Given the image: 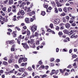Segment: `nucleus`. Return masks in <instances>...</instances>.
<instances>
[{"mask_svg": "<svg viewBox=\"0 0 78 78\" xmlns=\"http://www.w3.org/2000/svg\"><path fill=\"white\" fill-rule=\"evenodd\" d=\"M22 45L23 46V47L24 48H25L26 49H27V48H29V46H28V45H27V44L26 43H22Z\"/></svg>", "mask_w": 78, "mask_h": 78, "instance_id": "f257e3e1", "label": "nucleus"}, {"mask_svg": "<svg viewBox=\"0 0 78 78\" xmlns=\"http://www.w3.org/2000/svg\"><path fill=\"white\" fill-rule=\"evenodd\" d=\"M23 59V61L24 62H25V61H27V58L24 59V58H23V57L20 58L19 60V63H20V62H22V60Z\"/></svg>", "mask_w": 78, "mask_h": 78, "instance_id": "f03ea898", "label": "nucleus"}, {"mask_svg": "<svg viewBox=\"0 0 78 78\" xmlns=\"http://www.w3.org/2000/svg\"><path fill=\"white\" fill-rule=\"evenodd\" d=\"M37 30V27L33 25L31 28L32 31L34 32L35 31Z\"/></svg>", "mask_w": 78, "mask_h": 78, "instance_id": "7ed1b4c3", "label": "nucleus"}, {"mask_svg": "<svg viewBox=\"0 0 78 78\" xmlns=\"http://www.w3.org/2000/svg\"><path fill=\"white\" fill-rule=\"evenodd\" d=\"M26 12H30V13H31V10L30 9V7H28L27 8V7H26Z\"/></svg>", "mask_w": 78, "mask_h": 78, "instance_id": "20e7f679", "label": "nucleus"}, {"mask_svg": "<svg viewBox=\"0 0 78 78\" xmlns=\"http://www.w3.org/2000/svg\"><path fill=\"white\" fill-rule=\"evenodd\" d=\"M29 45L30 47L31 48H34L36 47L35 43H32V44H29Z\"/></svg>", "mask_w": 78, "mask_h": 78, "instance_id": "39448f33", "label": "nucleus"}, {"mask_svg": "<svg viewBox=\"0 0 78 78\" xmlns=\"http://www.w3.org/2000/svg\"><path fill=\"white\" fill-rule=\"evenodd\" d=\"M60 22V20L59 19H56L54 21V23L56 24H58Z\"/></svg>", "mask_w": 78, "mask_h": 78, "instance_id": "423d86ee", "label": "nucleus"}, {"mask_svg": "<svg viewBox=\"0 0 78 78\" xmlns=\"http://www.w3.org/2000/svg\"><path fill=\"white\" fill-rule=\"evenodd\" d=\"M71 38H77L78 37V35H75V34H73L72 35L71 37H70Z\"/></svg>", "mask_w": 78, "mask_h": 78, "instance_id": "0eeeda50", "label": "nucleus"}, {"mask_svg": "<svg viewBox=\"0 0 78 78\" xmlns=\"http://www.w3.org/2000/svg\"><path fill=\"white\" fill-rule=\"evenodd\" d=\"M25 5H26V3L25 2H22L20 6V8H23Z\"/></svg>", "mask_w": 78, "mask_h": 78, "instance_id": "6e6552de", "label": "nucleus"}, {"mask_svg": "<svg viewBox=\"0 0 78 78\" xmlns=\"http://www.w3.org/2000/svg\"><path fill=\"white\" fill-rule=\"evenodd\" d=\"M39 36V34L37 32H35L34 35H33L32 37H37Z\"/></svg>", "mask_w": 78, "mask_h": 78, "instance_id": "1a4fd4ad", "label": "nucleus"}, {"mask_svg": "<svg viewBox=\"0 0 78 78\" xmlns=\"http://www.w3.org/2000/svg\"><path fill=\"white\" fill-rule=\"evenodd\" d=\"M73 33H74V31L72 30H71L69 33L68 32V35L70 36L71 35H72V34H73Z\"/></svg>", "mask_w": 78, "mask_h": 78, "instance_id": "9d476101", "label": "nucleus"}, {"mask_svg": "<svg viewBox=\"0 0 78 78\" xmlns=\"http://www.w3.org/2000/svg\"><path fill=\"white\" fill-rule=\"evenodd\" d=\"M56 3L57 5V6L58 7H60V6H62V5H61V4L60 3H59V2H56Z\"/></svg>", "mask_w": 78, "mask_h": 78, "instance_id": "9b49d317", "label": "nucleus"}, {"mask_svg": "<svg viewBox=\"0 0 78 78\" xmlns=\"http://www.w3.org/2000/svg\"><path fill=\"white\" fill-rule=\"evenodd\" d=\"M25 22L27 23H30V20H29V18H26L25 20Z\"/></svg>", "mask_w": 78, "mask_h": 78, "instance_id": "f8f14e48", "label": "nucleus"}, {"mask_svg": "<svg viewBox=\"0 0 78 78\" xmlns=\"http://www.w3.org/2000/svg\"><path fill=\"white\" fill-rule=\"evenodd\" d=\"M63 31L65 33V34H69V31L67 30H63Z\"/></svg>", "mask_w": 78, "mask_h": 78, "instance_id": "ddd939ff", "label": "nucleus"}, {"mask_svg": "<svg viewBox=\"0 0 78 78\" xmlns=\"http://www.w3.org/2000/svg\"><path fill=\"white\" fill-rule=\"evenodd\" d=\"M8 61L9 63H11L12 62H14V60L13 59L11 58Z\"/></svg>", "mask_w": 78, "mask_h": 78, "instance_id": "4468645a", "label": "nucleus"}, {"mask_svg": "<svg viewBox=\"0 0 78 78\" xmlns=\"http://www.w3.org/2000/svg\"><path fill=\"white\" fill-rule=\"evenodd\" d=\"M66 28H69L70 27V24L69 23H67L66 25Z\"/></svg>", "mask_w": 78, "mask_h": 78, "instance_id": "2eb2a0df", "label": "nucleus"}, {"mask_svg": "<svg viewBox=\"0 0 78 78\" xmlns=\"http://www.w3.org/2000/svg\"><path fill=\"white\" fill-rule=\"evenodd\" d=\"M9 5H12L13 4V0H9Z\"/></svg>", "mask_w": 78, "mask_h": 78, "instance_id": "dca6fc26", "label": "nucleus"}, {"mask_svg": "<svg viewBox=\"0 0 78 78\" xmlns=\"http://www.w3.org/2000/svg\"><path fill=\"white\" fill-rule=\"evenodd\" d=\"M7 44H9V43L10 44H13V41H7Z\"/></svg>", "mask_w": 78, "mask_h": 78, "instance_id": "f3484780", "label": "nucleus"}, {"mask_svg": "<svg viewBox=\"0 0 78 78\" xmlns=\"http://www.w3.org/2000/svg\"><path fill=\"white\" fill-rule=\"evenodd\" d=\"M19 72H23V71H24V68H20L19 69Z\"/></svg>", "mask_w": 78, "mask_h": 78, "instance_id": "a211bd4d", "label": "nucleus"}, {"mask_svg": "<svg viewBox=\"0 0 78 78\" xmlns=\"http://www.w3.org/2000/svg\"><path fill=\"white\" fill-rule=\"evenodd\" d=\"M34 39H30V44H34V43H33L34 42Z\"/></svg>", "mask_w": 78, "mask_h": 78, "instance_id": "6ab92c4d", "label": "nucleus"}, {"mask_svg": "<svg viewBox=\"0 0 78 78\" xmlns=\"http://www.w3.org/2000/svg\"><path fill=\"white\" fill-rule=\"evenodd\" d=\"M3 21L0 20V23H1L2 25H3L5 23L3 21H4V20H5V18H3Z\"/></svg>", "mask_w": 78, "mask_h": 78, "instance_id": "aec40b11", "label": "nucleus"}, {"mask_svg": "<svg viewBox=\"0 0 78 78\" xmlns=\"http://www.w3.org/2000/svg\"><path fill=\"white\" fill-rule=\"evenodd\" d=\"M2 10L3 11H6V7H4L2 9Z\"/></svg>", "mask_w": 78, "mask_h": 78, "instance_id": "412c9836", "label": "nucleus"}, {"mask_svg": "<svg viewBox=\"0 0 78 78\" xmlns=\"http://www.w3.org/2000/svg\"><path fill=\"white\" fill-rule=\"evenodd\" d=\"M27 33V31H24V30H23L22 31V34H25Z\"/></svg>", "mask_w": 78, "mask_h": 78, "instance_id": "4be33fe9", "label": "nucleus"}, {"mask_svg": "<svg viewBox=\"0 0 78 78\" xmlns=\"http://www.w3.org/2000/svg\"><path fill=\"white\" fill-rule=\"evenodd\" d=\"M63 11L65 12H67V8L65 7L63 9Z\"/></svg>", "mask_w": 78, "mask_h": 78, "instance_id": "5701e85b", "label": "nucleus"}, {"mask_svg": "<svg viewBox=\"0 0 78 78\" xmlns=\"http://www.w3.org/2000/svg\"><path fill=\"white\" fill-rule=\"evenodd\" d=\"M43 6L44 8H46V9H47V8H48V5H45V4H44Z\"/></svg>", "mask_w": 78, "mask_h": 78, "instance_id": "b1692460", "label": "nucleus"}, {"mask_svg": "<svg viewBox=\"0 0 78 78\" xmlns=\"http://www.w3.org/2000/svg\"><path fill=\"white\" fill-rule=\"evenodd\" d=\"M45 12L44 11H42V12H41V15H42L43 16H45Z\"/></svg>", "mask_w": 78, "mask_h": 78, "instance_id": "393cba45", "label": "nucleus"}, {"mask_svg": "<svg viewBox=\"0 0 78 78\" xmlns=\"http://www.w3.org/2000/svg\"><path fill=\"white\" fill-rule=\"evenodd\" d=\"M21 14H22V15H24V14H25V12H24V11H23V10H22L21 11Z\"/></svg>", "mask_w": 78, "mask_h": 78, "instance_id": "a878e982", "label": "nucleus"}, {"mask_svg": "<svg viewBox=\"0 0 78 78\" xmlns=\"http://www.w3.org/2000/svg\"><path fill=\"white\" fill-rule=\"evenodd\" d=\"M51 28H53V24L52 23L50 24L49 26Z\"/></svg>", "mask_w": 78, "mask_h": 78, "instance_id": "bb28decb", "label": "nucleus"}, {"mask_svg": "<svg viewBox=\"0 0 78 78\" xmlns=\"http://www.w3.org/2000/svg\"><path fill=\"white\" fill-rule=\"evenodd\" d=\"M3 64L4 65H5V66H6V65L8 64V63H7V62H3Z\"/></svg>", "mask_w": 78, "mask_h": 78, "instance_id": "cd10ccee", "label": "nucleus"}, {"mask_svg": "<svg viewBox=\"0 0 78 78\" xmlns=\"http://www.w3.org/2000/svg\"><path fill=\"white\" fill-rule=\"evenodd\" d=\"M36 45H39V41H36Z\"/></svg>", "mask_w": 78, "mask_h": 78, "instance_id": "c85d7f7f", "label": "nucleus"}, {"mask_svg": "<svg viewBox=\"0 0 78 78\" xmlns=\"http://www.w3.org/2000/svg\"><path fill=\"white\" fill-rule=\"evenodd\" d=\"M14 67H15V68H16V69H17V68H19V66L17 65V64H15L14 65Z\"/></svg>", "mask_w": 78, "mask_h": 78, "instance_id": "c756f323", "label": "nucleus"}, {"mask_svg": "<svg viewBox=\"0 0 78 78\" xmlns=\"http://www.w3.org/2000/svg\"><path fill=\"white\" fill-rule=\"evenodd\" d=\"M55 13H58V9H57L56 8H55Z\"/></svg>", "mask_w": 78, "mask_h": 78, "instance_id": "7c9ffc66", "label": "nucleus"}, {"mask_svg": "<svg viewBox=\"0 0 78 78\" xmlns=\"http://www.w3.org/2000/svg\"><path fill=\"white\" fill-rule=\"evenodd\" d=\"M71 26H73V27H75L76 26V23H73L71 24Z\"/></svg>", "mask_w": 78, "mask_h": 78, "instance_id": "2f4dec72", "label": "nucleus"}, {"mask_svg": "<svg viewBox=\"0 0 78 78\" xmlns=\"http://www.w3.org/2000/svg\"><path fill=\"white\" fill-rule=\"evenodd\" d=\"M66 14L64 13H62L60 14V16H65Z\"/></svg>", "mask_w": 78, "mask_h": 78, "instance_id": "473e14b6", "label": "nucleus"}, {"mask_svg": "<svg viewBox=\"0 0 78 78\" xmlns=\"http://www.w3.org/2000/svg\"><path fill=\"white\" fill-rule=\"evenodd\" d=\"M27 32V35L28 36H30V31L28 30Z\"/></svg>", "mask_w": 78, "mask_h": 78, "instance_id": "72a5a7b5", "label": "nucleus"}, {"mask_svg": "<svg viewBox=\"0 0 78 78\" xmlns=\"http://www.w3.org/2000/svg\"><path fill=\"white\" fill-rule=\"evenodd\" d=\"M55 29L56 30L59 31V27L58 26H56V27L55 28Z\"/></svg>", "mask_w": 78, "mask_h": 78, "instance_id": "f704fd0d", "label": "nucleus"}, {"mask_svg": "<svg viewBox=\"0 0 78 78\" xmlns=\"http://www.w3.org/2000/svg\"><path fill=\"white\" fill-rule=\"evenodd\" d=\"M58 35L59 36H61V35H62V32L60 31L58 33Z\"/></svg>", "mask_w": 78, "mask_h": 78, "instance_id": "c9c22d12", "label": "nucleus"}, {"mask_svg": "<svg viewBox=\"0 0 78 78\" xmlns=\"http://www.w3.org/2000/svg\"><path fill=\"white\" fill-rule=\"evenodd\" d=\"M58 10L60 12H61L62 11V9H61V8H58Z\"/></svg>", "mask_w": 78, "mask_h": 78, "instance_id": "e433bc0d", "label": "nucleus"}, {"mask_svg": "<svg viewBox=\"0 0 78 78\" xmlns=\"http://www.w3.org/2000/svg\"><path fill=\"white\" fill-rule=\"evenodd\" d=\"M50 60V61H51V62H53V61H54V60H55V59H54V58H52Z\"/></svg>", "mask_w": 78, "mask_h": 78, "instance_id": "4c0bfd02", "label": "nucleus"}, {"mask_svg": "<svg viewBox=\"0 0 78 78\" xmlns=\"http://www.w3.org/2000/svg\"><path fill=\"white\" fill-rule=\"evenodd\" d=\"M69 69H71L72 68V66H71V65H69L67 67Z\"/></svg>", "mask_w": 78, "mask_h": 78, "instance_id": "58836bf2", "label": "nucleus"}, {"mask_svg": "<svg viewBox=\"0 0 78 78\" xmlns=\"http://www.w3.org/2000/svg\"><path fill=\"white\" fill-rule=\"evenodd\" d=\"M8 0H6L5 1H4V3H5V4H6V3H8Z\"/></svg>", "mask_w": 78, "mask_h": 78, "instance_id": "ea45409f", "label": "nucleus"}, {"mask_svg": "<svg viewBox=\"0 0 78 78\" xmlns=\"http://www.w3.org/2000/svg\"><path fill=\"white\" fill-rule=\"evenodd\" d=\"M63 22H66V18H63Z\"/></svg>", "mask_w": 78, "mask_h": 78, "instance_id": "a19ab883", "label": "nucleus"}, {"mask_svg": "<svg viewBox=\"0 0 78 78\" xmlns=\"http://www.w3.org/2000/svg\"><path fill=\"white\" fill-rule=\"evenodd\" d=\"M76 55H73V58H76Z\"/></svg>", "mask_w": 78, "mask_h": 78, "instance_id": "79ce46f5", "label": "nucleus"}, {"mask_svg": "<svg viewBox=\"0 0 78 78\" xmlns=\"http://www.w3.org/2000/svg\"><path fill=\"white\" fill-rule=\"evenodd\" d=\"M15 28H16V29H17V30L18 31H20V28H19L18 27H15Z\"/></svg>", "mask_w": 78, "mask_h": 78, "instance_id": "37998d69", "label": "nucleus"}, {"mask_svg": "<svg viewBox=\"0 0 78 78\" xmlns=\"http://www.w3.org/2000/svg\"><path fill=\"white\" fill-rule=\"evenodd\" d=\"M11 50L12 51H15V49H14V48H12L11 49Z\"/></svg>", "mask_w": 78, "mask_h": 78, "instance_id": "c03bdc74", "label": "nucleus"}, {"mask_svg": "<svg viewBox=\"0 0 78 78\" xmlns=\"http://www.w3.org/2000/svg\"><path fill=\"white\" fill-rule=\"evenodd\" d=\"M17 42H18V44H20V40H19V38L17 40Z\"/></svg>", "mask_w": 78, "mask_h": 78, "instance_id": "a18cd8bd", "label": "nucleus"}, {"mask_svg": "<svg viewBox=\"0 0 78 78\" xmlns=\"http://www.w3.org/2000/svg\"><path fill=\"white\" fill-rule=\"evenodd\" d=\"M52 9V8H51V6H49L48 8V10H51V9Z\"/></svg>", "mask_w": 78, "mask_h": 78, "instance_id": "49530a36", "label": "nucleus"}, {"mask_svg": "<svg viewBox=\"0 0 78 78\" xmlns=\"http://www.w3.org/2000/svg\"><path fill=\"white\" fill-rule=\"evenodd\" d=\"M56 62H60V60L59 59H57Z\"/></svg>", "mask_w": 78, "mask_h": 78, "instance_id": "de8ad7c7", "label": "nucleus"}, {"mask_svg": "<svg viewBox=\"0 0 78 78\" xmlns=\"http://www.w3.org/2000/svg\"><path fill=\"white\" fill-rule=\"evenodd\" d=\"M69 22L70 23H73V21L72 20H71L69 21Z\"/></svg>", "mask_w": 78, "mask_h": 78, "instance_id": "09e8293b", "label": "nucleus"}, {"mask_svg": "<svg viewBox=\"0 0 78 78\" xmlns=\"http://www.w3.org/2000/svg\"><path fill=\"white\" fill-rule=\"evenodd\" d=\"M47 31L48 32H51V29H47Z\"/></svg>", "mask_w": 78, "mask_h": 78, "instance_id": "8fccbe9b", "label": "nucleus"}, {"mask_svg": "<svg viewBox=\"0 0 78 78\" xmlns=\"http://www.w3.org/2000/svg\"><path fill=\"white\" fill-rule=\"evenodd\" d=\"M12 20L13 21H16V20H17V19L15 18H13Z\"/></svg>", "mask_w": 78, "mask_h": 78, "instance_id": "3c124183", "label": "nucleus"}, {"mask_svg": "<svg viewBox=\"0 0 78 78\" xmlns=\"http://www.w3.org/2000/svg\"><path fill=\"white\" fill-rule=\"evenodd\" d=\"M28 69L29 70H31V67L29 66L28 68Z\"/></svg>", "mask_w": 78, "mask_h": 78, "instance_id": "603ef678", "label": "nucleus"}, {"mask_svg": "<svg viewBox=\"0 0 78 78\" xmlns=\"http://www.w3.org/2000/svg\"><path fill=\"white\" fill-rule=\"evenodd\" d=\"M49 67H48V66H45L44 68H45V69H48V68Z\"/></svg>", "mask_w": 78, "mask_h": 78, "instance_id": "864d4df0", "label": "nucleus"}, {"mask_svg": "<svg viewBox=\"0 0 78 78\" xmlns=\"http://www.w3.org/2000/svg\"><path fill=\"white\" fill-rule=\"evenodd\" d=\"M39 64H40V65H41V64H42V61H40L39 62Z\"/></svg>", "mask_w": 78, "mask_h": 78, "instance_id": "5fc2aeb1", "label": "nucleus"}, {"mask_svg": "<svg viewBox=\"0 0 78 78\" xmlns=\"http://www.w3.org/2000/svg\"><path fill=\"white\" fill-rule=\"evenodd\" d=\"M47 76V75H44L43 76L42 78H45Z\"/></svg>", "mask_w": 78, "mask_h": 78, "instance_id": "6e6d98bb", "label": "nucleus"}, {"mask_svg": "<svg viewBox=\"0 0 78 78\" xmlns=\"http://www.w3.org/2000/svg\"><path fill=\"white\" fill-rule=\"evenodd\" d=\"M60 30H63L64 29V27H61L60 28Z\"/></svg>", "mask_w": 78, "mask_h": 78, "instance_id": "4d7b16f0", "label": "nucleus"}, {"mask_svg": "<svg viewBox=\"0 0 78 78\" xmlns=\"http://www.w3.org/2000/svg\"><path fill=\"white\" fill-rule=\"evenodd\" d=\"M66 18L67 20H69L70 19V17L69 16H67L66 17Z\"/></svg>", "mask_w": 78, "mask_h": 78, "instance_id": "13d9d810", "label": "nucleus"}, {"mask_svg": "<svg viewBox=\"0 0 78 78\" xmlns=\"http://www.w3.org/2000/svg\"><path fill=\"white\" fill-rule=\"evenodd\" d=\"M9 73H14V71L13 70L10 71L9 72Z\"/></svg>", "mask_w": 78, "mask_h": 78, "instance_id": "bf43d9fd", "label": "nucleus"}, {"mask_svg": "<svg viewBox=\"0 0 78 78\" xmlns=\"http://www.w3.org/2000/svg\"><path fill=\"white\" fill-rule=\"evenodd\" d=\"M60 72H61V73H63V71H62V69H60Z\"/></svg>", "mask_w": 78, "mask_h": 78, "instance_id": "052dcab7", "label": "nucleus"}, {"mask_svg": "<svg viewBox=\"0 0 78 78\" xmlns=\"http://www.w3.org/2000/svg\"><path fill=\"white\" fill-rule=\"evenodd\" d=\"M22 1H18V3H19V4H20V3H22Z\"/></svg>", "mask_w": 78, "mask_h": 78, "instance_id": "680f3d73", "label": "nucleus"}, {"mask_svg": "<svg viewBox=\"0 0 78 78\" xmlns=\"http://www.w3.org/2000/svg\"><path fill=\"white\" fill-rule=\"evenodd\" d=\"M27 76L25 73H24L23 74V77H25V76Z\"/></svg>", "mask_w": 78, "mask_h": 78, "instance_id": "e2e57ef3", "label": "nucleus"}, {"mask_svg": "<svg viewBox=\"0 0 78 78\" xmlns=\"http://www.w3.org/2000/svg\"><path fill=\"white\" fill-rule=\"evenodd\" d=\"M53 76L54 78H58V76H56L55 75H53Z\"/></svg>", "mask_w": 78, "mask_h": 78, "instance_id": "0e129e2a", "label": "nucleus"}, {"mask_svg": "<svg viewBox=\"0 0 78 78\" xmlns=\"http://www.w3.org/2000/svg\"><path fill=\"white\" fill-rule=\"evenodd\" d=\"M12 11L14 12H16V9H14L12 10Z\"/></svg>", "mask_w": 78, "mask_h": 78, "instance_id": "69168bd1", "label": "nucleus"}, {"mask_svg": "<svg viewBox=\"0 0 78 78\" xmlns=\"http://www.w3.org/2000/svg\"><path fill=\"white\" fill-rule=\"evenodd\" d=\"M8 12H10L11 11V8H9L8 9Z\"/></svg>", "mask_w": 78, "mask_h": 78, "instance_id": "338daca9", "label": "nucleus"}, {"mask_svg": "<svg viewBox=\"0 0 78 78\" xmlns=\"http://www.w3.org/2000/svg\"><path fill=\"white\" fill-rule=\"evenodd\" d=\"M32 75L33 76H34L35 75V74H34V72H33L32 73Z\"/></svg>", "mask_w": 78, "mask_h": 78, "instance_id": "774afa93", "label": "nucleus"}]
</instances>
